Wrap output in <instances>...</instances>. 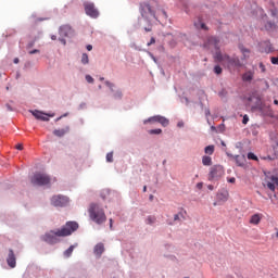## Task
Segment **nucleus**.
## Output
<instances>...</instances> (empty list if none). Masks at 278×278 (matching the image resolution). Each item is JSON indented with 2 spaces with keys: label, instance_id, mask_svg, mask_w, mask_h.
Returning a JSON list of instances; mask_svg holds the SVG:
<instances>
[{
  "label": "nucleus",
  "instance_id": "obj_1",
  "mask_svg": "<svg viewBox=\"0 0 278 278\" xmlns=\"http://www.w3.org/2000/svg\"><path fill=\"white\" fill-rule=\"evenodd\" d=\"M79 229V224L76 222H67L66 225H64L62 228L55 230H51L49 232H46L41 240L43 242H47L48 244H58L60 242V239L58 238H66V236H71L74 231H77Z\"/></svg>",
  "mask_w": 278,
  "mask_h": 278
},
{
  "label": "nucleus",
  "instance_id": "obj_2",
  "mask_svg": "<svg viewBox=\"0 0 278 278\" xmlns=\"http://www.w3.org/2000/svg\"><path fill=\"white\" fill-rule=\"evenodd\" d=\"M215 62H220L227 68H242L244 64L241 63L238 56H229V54H223V52L217 51L214 54Z\"/></svg>",
  "mask_w": 278,
  "mask_h": 278
},
{
  "label": "nucleus",
  "instance_id": "obj_3",
  "mask_svg": "<svg viewBox=\"0 0 278 278\" xmlns=\"http://www.w3.org/2000/svg\"><path fill=\"white\" fill-rule=\"evenodd\" d=\"M89 216L93 223L97 225H103L108 217L105 216V211L99 206V204H91L89 207Z\"/></svg>",
  "mask_w": 278,
  "mask_h": 278
},
{
  "label": "nucleus",
  "instance_id": "obj_4",
  "mask_svg": "<svg viewBox=\"0 0 278 278\" xmlns=\"http://www.w3.org/2000/svg\"><path fill=\"white\" fill-rule=\"evenodd\" d=\"M156 3L155 0L140 3V14L142 18H146L147 21L155 18V10L153 8H155Z\"/></svg>",
  "mask_w": 278,
  "mask_h": 278
},
{
  "label": "nucleus",
  "instance_id": "obj_5",
  "mask_svg": "<svg viewBox=\"0 0 278 278\" xmlns=\"http://www.w3.org/2000/svg\"><path fill=\"white\" fill-rule=\"evenodd\" d=\"M30 182L33 186H49L51 184V177L47 174L37 173L31 177Z\"/></svg>",
  "mask_w": 278,
  "mask_h": 278
},
{
  "label": "nucleus",
  "instance_id": "obj_6",
  "mask_svg": "<svg viewBox=\"0 0 278 278\" xmlns=\"http://www.w3.org/2000/svg\"><path fill=\"white\" fill-rule=\"evenodd\" d=\"M219 45L220 39L217 37H208L204 42V49H207V51H214V49L215 51H218V49H220Z\"/></svg>",
  "mask_w": 278,
  "mask_h": 278
},
{
  "label": "nucleus",
  "instance_id": "obj_7",
  "mask_svg": "<svg viewBox=\"0 0 278 278\" xmlns=\"http://www.w3.org/2000/svg\"><path fill=\"white\" fill-rule=\"evenodd\" d=\"M84 8L87 16L91 18H97L99 16V10L94 7L92 2H84Z\"/></svg>",
  "mask_w": 278,
  "mask_h": 278
},
{
  "label": "nucleus",
  "instance_id": "obj_8",
  "mask_svg": "<svg viewBox=\"0 0 278 278\" xmlns=\"http://www.w3.org/2000/svg\"><path fill=\"white\" fill-rule=\"evenodd\" d=\"M224 173L225 172L223 170V166L220 165L212 166L208 173V181L218 179V177H223Z\"/></svg>",
  "mask_w": 278,
  "mask_h": 278
},
{
  "label": "nucleus",
  "instance_id": "obj_9",
  "mask_svg": "<svg viewBox=\"0 0 278 278\" xmlns=\"http://www.w3.org/2000/svg\"><path fill=\"white\" fill-rule=\"evenodd\" d=\"M51 204L54 207H64V205L68 204V198L65 195H53L51 198Z\"/></svg>",
  "mask_w": 278,
  "mask_h": 278
},
{
  "label": "nucleus",
  "instance_id": "obj_10",
  "mask_svg": "<svg viewBox=\"0 0 278 278\" xmlns=\"http://www.w3.org/2000/svg\"><path fill=\"white\" fill-rule=\"evenodd\" d=\"M59 34L62 38H68L73 34V28L68 25H63L60 27Z\"/></svg>",
  "mask_w": 278,
  "mask_h": 278
},
{
  "label": "nucleus",
  "instance_id": "obj_11",
  "mask_svg": "<svg viewBox=\"0 0 278 278\" xmlns=\"http://www.w3.org/2000/svg\"><path fill=\"white\" fill-rule=\"evenodd\" d=\"M7 262L10 268H16V255H14V250H9Z\"/></svg>",
  "mask_w": 278,
  "mask_h": 278
},
{
  "label": "nucleus",
  "instance_id": "obj_12",
  "mask_svg": "<svg viewBox=\"0 0 278 278\" xmlns=\"http://www.w3.org/2000/svg\"><path fill=\"white\" fill-rule=\"evenodd\" d=\"M269 179H270V181L266 180V186H267L268 190H271V192H275V190H276L275 186H278V177L271 176Z\"/></svg>",
  "mask_w": 278,
  "mask_h": 278
},
{
  "label": "nucleus",
  "instance_id": "obj_13",
  "mask_svg": "<svg viewBox=\"0 0 278 278\" xmlns=\"http://www.w3.org/2000/svg\"><path fill=\"white\" fill-rule=\"evenodd\" d=\"M254 77H255V72L248 71V72L242 74L241 79H242V81L251 84V81H253Z\"/></svg>",
  "mask_w": 278,
  "mask_h": 278
},
{
  "label": "nucleus",
  "instance_id": "obj_14",
  "mask_svg": "<svg viewBox=\"0 0 278 278\" xmlns=\"http://www.w3.org/2000/svg\"><path fill=\"white\" fill-rule=\"evenodd\" d=\"M33 116H35V118H37V121H49V118L47 117V114H45L43 112H40L38 110L31 111Z\"/></svg>",
  "mask_w": 278,
  "mask_h": 278
},
{
  "label": "nucleus",
  "instance_id": "obj_15",
  "mask_svg": "<svg viewBox=\"0 0 278 278\" xmlns=\"http://www.w3.org/2000/svg\"><path fill=\"white\" fill-rule=\"evenodd\" d=\"M263 215L256 213L250 217V225H260L262 223Z\"/></svg>",
  "mask_w": 278,
  "mask_h": 278
},
{
  "label": "nucleus",
  "instance_id": "obj_16",
  "mask_svg": "<svg viewBox=\"0 0 278 278\" xmlns=\"http://www.w3.org/2000/svg\"><path fill=\"white\" fill-rule=\"evenodd\" d=\"M105 251V247L103 245V243H98L94 247L93 253L94 255H97L98 257H101V255H103V252Z\"/></svg>",
  "mask_w": 278,
  "mask_h": 278
},
{
  "label": "nucleus",
  "instance_id": "obj_17",
  "mask_svg": "<svg viewBox=\"0 0 278 278\" xmlns=\"http://www.w3.org/2000/svg\"><path fill=\"white\" fill-rule=\"evenodd\" d=\"M187 212L186 210L181 208L179 213H177L176 215H174V220L177 222H181V220H186V216H187Z\"/></svg>",
  "mask_w": 278,
  "mask_h": 278
},
{
  "label": "nucleus",
  "instance_id": "obj_18",
  "mask_svg": "<svg viewBox=\"0 0 278 278\" xmlns=\"http://www.w3.org/2000/svg\"><path fill=\"white\" fill-rule=\"evenodd\" d=\"M240 51L242 53V58L241 60H249V58L251 56V50L244 48V47H240Z\"/></svg>",
  "mask_w": 278,
  "mask_h": 278
},
{
  "label": "nucleus",
  "instance_id": "obj_19",
  "mask_svg": "<svg viewBox=\"0 0 278 278\" xmlns=\"http://www.w3.org/2000/svg\"><path fill=\"white\" fill-rule=\"evenodd\" d=\"M217 198L219 201H223L224 203L229 201V191H224L222 193H218Z\"/></svg>",
  "mask_w": 278,
  "mask_h": 278
},
{
  "label": "nucleus",
  "instance_id": "obj_20",
  "mask_svg": "<svg viewBox=\"0 0 278 278\" xmlns=\"http://www.w3.org/2000/svg\"><path fill=\"white\" fill-rule=\"evenodd\" d=\"M202 164L203 166H212V156H202Z\"/></svg>",
  "mask_w": 278,
  "mask_h": 278
},
{
  "label": "nucleus",
  "instance_id": "obj_21",
  "mask_svg": "<svg viewBox=\"0 0 278 278\" xmlns=\"http://www.w3.org/2000/svg\"><path fill=\"white\" fill-rule=\"evenodd\" d=\"M161 115L152 116L146 119L143 123L147 125V123H160Z\"/></svg>",
  "mask_w": 278,
  "mask_h": 278
},
{
  "label": "nucleus",
  "instance_id": "obj_22",
  "mask_svg": "<svg viewBox=\"0 0 278 278\" xmlns=\"http://www.w3.org/2000/svg\"><path fill=\"white\" fill-rule=\"evenodd\" d=\"M159 123H160V125H162V127H168V125H169L168 118H166V117H164L162 115L159 118Z\"/></svg>",
  "mask_w": 278,
  "mask_h": 278
},
{
  "label": "nucleus",
  "instance_id": "obj_23",
  "mask_svg": "<svg viewBox=\"0 0 278 278\" xmlns=\"http://www.w3.org/2000/svg\"><path fill=\"white\" fill-rule=\"evenodd\" d=\"M73 251H75V245H71L67 250L64 251L65 257H71L73 255Z\"/></svg>",
  "mask_w": 278,
  "mask_h": 278
},
{
  "label": "nucleus",
  "instance_id": "obj_24",
  "mask_svg": "<svg viewBox=\"0 0 278 278\" xmlns=\"http://www.w3.org/2000/svg\"><path fill=\"white\" fill-rule=\"evenodd\" d=\"M204 153H206V155H213L214 154V146H207L204 149Z\"/></svg>",
  "mask_w": 278,
  "mask_h": 278
},
{
  "label": "nucleus",
  "instance_id": "obj_25",
  "mask_svg": "<svg viewBox=\"0 0 278 278\" xmlns=\"http://www.w3.org/2000/svg\"><path fill=\"white\" fill-rule=\"evenodd\" d=\"M90 59L88 58L87 53H83L81 55V64H89Z\"/></svg>",
  "mask_w": 278,
  "mask_h": 278
},
{
  "label": "nucleus",
  "instance_id": "obj_26",
  "mask_svg": "<svg viewBox=\"0 0 278 278\" xmlns=\"http://www.w3.org/2000/svg\"><path fill=\"white\" fill-rule=\"evenodd\" d=\"M156 218L155 216H148L146 219L147 225H154Z\"/></svg>",
  "mask_w": 278,
  "mask_h": 278
},
{
  "label": "nucleus",
  "instance_id": "obj_27",
  "mask_svg": "<svg viewBox=\"0 0 278 278\" xmlns=\"http://www.w3.org/2000/svg\"><path fill=\"white\" fill-rule=\"evenodd\" d=\"M53 134H54V136L62 138V136H64V134H66V131H64V129H59V130H54Z\"/></svg>",
  "mask_w": 278,
  "mask_h": 278
},
{
  "label": "nucleus",
  "instance_id": "obj_28",
  "mask_svg": "<svg viewBox=\"0 0 278 278\" xmlns=\"http://www.w3.org/2000/svg\"><path fill=\"white\" fill-rule=\"evenodd\" d=\"M223 73V67H220V65H216L214 67V74L215 75H220Z\"/></svg>",
  "mask_w": 278,
  "mask_h": 278
},
{
  "label": "nucleus",
  "instance_id": "obj_29",
  "mask_svg": "<svg viewBox=\"0 0 278 278\" xmlns=\"http://www.w3.org/2000/svg\"><path fill=\"white\" fill-rule=\"evenodd\" d=\"M149 134H150L151 136H153V135H160V134H162V129H160V128L151 129V130H149Z\"/></svg>",
  "mask_w": 278,
  "mask_h": 278
},
{
  "label": "nucleus",
  "instance_id": "obj_30",
  "mask_svg": "<svg viewBox=\"0 0 278 278\" xmlns=\"http://www.w3.org/2000/svg\"><path fill=\"white\" fill-rule=\"evenodd\" d=\"M113 97L114 99H123V91L121 90L115 91Z\"/></svg>",
  "mask_w": 278,
  "mask_h": 278
},
{
  "label": "nucleus",
  "instance_id": "obj_31",
  "mask_svg": "<svg viewBox=\"0 0 278 278\" xmlns=\"http://www.w3.org/2000/svg\"><path fill=\"white\" fill-rule=\"evenodd\" d=\"M106 162H114V153L109 152L106 154Z\"/></svg>",
  "mask_w": 278,
  "mask_h": 278
},
{
  "label": "nucleus",
  "instance_id": "obj_32",
  "mask_svg": "<svg viewBox=\"0 0 278 278\" xmlns=\"http://www.w3.org/2000/svg\"><path fill=\"white\" fill-rule=\"evenodd\" d=\"M248 160L257 161V155H255L253 152H250V153H248Z\"/></svg>",
  "mask_w": 278,
  "mask_h": 278
},
{
  "label": "nucleus",
  "instance_id": "obj_33",
  "mask_svg": "<svg viewBox=\"0 0 278 278\" xmlns=\"http://www.w3.org/2000/svg\"><path fill=\"white\" fill-rule=\"evenodd\" d=\"M266 29H275V24L271 23V22H268L266 25H265Z\"/></svg>",
  "mask_w": 278,
  "mask_h": 278
},
{
  "label": "nucleus",
  "instance_id": "obj_34",
  "mask_svg": "<svg viewBox=\"0 0 278 278\" xmlns=\"http://www.w3.org/2000/svg\"><path fill=\"white\" fill-rule=\"evenodd\" d=\"M86 81H88V84H94V78H92V76H90V75H87Z\"/></svg>",
  "mask_w": 278,
  "mask_h": 278
},
{
  "label": "nucleus",
  "instance_id": "obj_35",
  "mask_svg": "<svg viewBox=\"0 0 278 278\" xmlns=\"http://www.w3.org/2000/svg\"><path fill=\"white\" fill-rule=\"evenodd\" d=\"M271 64H278V56H271Z\"/></svg>",
  "mask_w": 278,
  "mask_h": 278
},
{
  "label": "nucleus",
  "instance_id": "obj_36",
  "mask_svg": "<svg viewBox=\"0 0 278 278\" xmlns=\"http://www.w3.org/2000/svg\"><path fill=\"white\" fill-rule=\"evenodd\" d=\"M28 53H29V55H34L36 53H40V50H38V49L30 50Z\"/></svg>",
  "mask_w": 278,
  "mask_h": 278
},
{
  "label": "nucleus",
  "instance_id": "obj_37",
  "mask_svg": "<svg viewBox=\"0 0 278 278\" xmlns=\"http://www.w3.org/2000/svg\"><path fill=\"white\" fill-rule=\"evenodd\" d=\"M243 125H247L249 123V115H244L242 119Z\"/></svg>",
  "mask_w": 278,
  "mask_h": 278
},
{
  "label": "nucleus",
  "instance_id": "obj_38",
  "mask_svg": "<svg viewBox=\"0 0 278 278\" xmlns=\"http://www.w3.org/2000/svg\"><path fill=\"white\" fill-rule=\"evenodd\" d=\"M151 45H155V37H152L150 39V42H148V47H151Z\"/></svg>",
  "mask_w": 278,
  "mask_h": 278
},
{
  "label": "nucleus",
  "instance_id": "obj_39",
  "mask_svg": "<svg viewBox=\"0 0 278 278\" xmlns=\"http://www.w3.org/2000/svg\"><path fill=\"white\" fill-rule=\"evenodd\" d=\"M260 68L262 70V73H266V66L264 63H260Z\"/></svg>",
  "mask_w": 278,
  "mask_h": 278
},
{
  "label": "nucleus",
  "instance_id": "obj_40",
  "mask_svg": "<svg viewBox=\"0 0 278 278\" xmlns=\"http://www.w3.org/2000/svg\"><path fill=\"white\" fill-rule=\"evenodd\" d=\"M105 85H106L109 88H111V90H112V88H114V84H112V83H110V81H105Z\"/></svg>",
  "mask_w": 278,
  "mask_h": 278
},
{
  "label": "nucleus",
  "instance_id": "obj_41",
  "mask_svg": "<svg viewBox=\"0 0 278 278\" xmlns=\"http://www.w3.org/2000/svg\"><path fill=\"white\" fill-rule=\"evenodd\" d=\"M16 149H17V151H23V144L18 143V144L16 146Z\"/></svg>",
  "mask_w": 278,
  "mask_h": 278
},
{
  "label": "nucleus",
  "instance_id": "obj_42",
  "mask_svg": "<svg viewBox=\"0 0 278 278\" xmlns=\"http://www.w3.org/2000/svg\"><path fill=\"white\" fill-rule=\"evenodd\" d=\"M228 181H229V184H236V179L233 177L229 178Z\"/></svg>",
  "mask_w": 278,
  "mask_h": 278
},
{
  "label": "nucleus",
  "instance_id": "obj_43",
  "mask_svg": "<svg viewBox=\"0 0 278 278\" xmlns=\"http://www.w3.org/2000/svg\"><path fill=\"white\" fill-rule=\"evenodd\" d=\"M60 41L62 42V45H66V39L60 38Z\"/></svg>",
  "mask_w": 278,
  "mask_h": 278
},
{
  "label": "nucleus",
  "instance_id": "obj_44",
  "mask_svg": "<svg viewBox=\"0 0 278 278\" xmlns=\"http://www.w3.org/2000/svg\"><path fill=\"white\" fill-rule=\"evenodd\" d=\"M34 47V41L27 45V49H31Z\"/></svg>",
  "mask_w": 278,
  "mask_h": 278
},
{
  "label": "nucleus",
  "instance_id": "obj_45",
  "mask_svg": "<svg viewBox=\"0 0 278 278\" xmlns=\"http://www.w3.org/2000/svg\"><path fill=\"white\" fill-rule=\"evenodd\" d=\"M87 51H92V45L87 46Z\"/></svg>",
  "mask_w": 278,
  "mask_h": 278
},
{
  "label": "nucleus",
  "instance_id": "obj_46",
  "mask_svg": "<svg viewBox=\"0 0 278 278\" xmlns=\"http://www.w3.org/2000/svg\"><path fill=\"white\" fill-rule=\"evenodd\" d=\"M211 112H210V109H206L205 110V116H210Z\"/></svg>",
  "mask_w": 278,
  "mask_h": 278
},
{
  "label": "nucleus",
  "instance_id": "obj_47",
  "mask_svg": "<svg viewBox=\"0 0 278 278\" xmlns=\"http://www.w3.org/2000/svg\"><path fill=\"white\" fill-rule=\"evenodd\" d=\"M177 127H184V122H178Z\"/></svg>",
  "mask_w": 278,
  "mask_h": 278
},
{
  "label": "nucleus",
  "instance_id": "obj_48",
  "mask_svg": "<svg viewBox=\"0 0 278 278\" xmlns=\"http://www.w3.org/2000/svg\"><path fill=\"white\" fill-rule=\"evenodd\" d=\"M51 40H58V36L52 35V36H51Z\"/></svg>",
  "mask_w": 278,
  "mask_h": 278
},
{
  "label": "nucleus",
  "instance_id": "obj_49",
  "mask_svg": "<svg viewBox=\"0 0 278 278\" xmlns=\"http://www.w3.org/2000/svg\"><path fill=\"white\" fill-rule=\"evenodd\" d=\"M201 28L202 29H207V26H205V24H201Z\"/></svg>",
  "mask_w": 278,
  "mask_h": 278
},
{
  "label": "nucleus",
  "instance_id": "obj_50",
  "mask_svg": "<svg viewBox=\"0 0 278 278\" xmlns=\"http://www.w3.org/2000/svg\"><path fill=\"white\" fill-rule=\"evenodd\" d=\"M13 62H14V64H18V62H20L18 58H15Z\"/></svg>",
  "mask_w": 278,
  "mask_h": 278
},
{
  "label": "nucleus",
  "instance_id": "obj_51",
  "mask_svg": "<svg viewBox=\"0 0 278 278\" xmlns=\"http://www.w3.org/2000/svg\"><path fill=\"white\" fill-rule=\"evenodd\" d=\"M7 108H8L9 112H12V106H10V104H7Z\"/></svg>",
  "mask_w": 278,
  "mask_h": 278
},
{
  "label": "nucleus",
  "instance_id": "obj_52",
  "mask_svg": "<svg viewBox=\"0 0 278 278\" xmlns=\"http://www.w3.org/2000/svg\"><path fill=\"white\" fill-rule=\"evenodd\" d=\"M208 190H214V186L210 185Z\"/></svg>",
  "mask_w": 278,
  "mask_h": 278
},
{
  "label": "nucleus",
  "instance_id": "obj_53",
  "mask_svg": "<svg viewBox=\"0 0 278 278\" xmlns=\"http://www.w3.org/2000/svg\"><path fill=\"white\" fill-rule=\"evenodd\" d=\"M113 220L110 219V229H112Z\"/></svg>",
  "mask_w": 278,
  "mask_h": 278
},
{
  "label": "nucleus",
  "instance_id": "obj_54",
  "mask_svg": "<svg viewBox=\"0 0 278 278\" xmlns=\"http://www.w3.org/2000/svg\"><path fill=\"white\" fill-rule=\"evenodd\" d=\"M211 129H212V131H216V127L215 126H212Z\"/></svg>",
  "mask_w": 278,
  "mask_h": 278
},
{
  "label": "nucleus",
  "instance_id": "obj_55",
  "mask_svg": "<svg viewBox=\"0 0 278 278\" xmlns=\"http://www.w3.org/2000/svg\"><path fill=\"white\" fill-rule=\"evenodd\" d=\"M152 29L151 28H144V31H151Z\"/></svg>",
  "mask_w": 278,
  "mask_h": 278
},
{
  "label": "nucleus",
  "instance_id": "obj_56",
  "mask_svg": "<svg viewBox=\"0 0 278 278\" xmlns=\"http://www.w3.org/2000/svg\"><path fill=\"white\" fill-rule=\"evenodd\" d=\"M198 188H203V184H198Z\"/></svg>",
  "mask_w": 278,
  "mask_h": 278
},
{
  "label": "nucleus",
  "instance_id": "obj_57",
  "mask_svg": "<svg viewBox=\"0 0 278 278\" xmlns=\"http://www.w3.org/2000/svg\"><path fill=\"white\" fill-rule=\"evenodd\" d=\"M274 103H275V105H278V101L277 100H274Z\"/></svg>",
  "mask_w": 278,
  "mask_h": 278
},
{
  "label": "nucleus",
  "instance_id": "obj_58",
  "mask_svg": "<svg viewBox=\"0 0 278 278\" xmlns=\"http://www.w3.org/2000/svg\"><path fill=\"white\" fill-rule=\"evenodd\" d=\"M143 192H147V186L143 187Z\"/></svg>",
  "mask_w": 278,
  "mask_h": 278
},
{
  "label": "nucleus",
  "instance_id": "obj_59",
  "mask_svg": "<svg viewBox=\"0 0 278 278\" xmlns=\"http://www.w3.org/2000/svg\"><path fill=\"white\" fill-rule=\"evenodd\" d=\"M150 201H153V195H150Z\"/></svg>",
  "mask_w": 278,
  "mask_h": 278
},
{
  "label": "nucleus",
  "instance_id": "obj_60",
  "mask_svg": "<svg viewBox=\"0 0 278 278\" xmlns=\"http://www.w3.org/2000/svg\"><path fill=\"white\" fill-rule=\"evenodd\" d=\"M276 238H278V230H277V232H276Z\"/></svg>",
  "mask_w": 278,
  "mask_h": 278
},
{
  "label": "nucleus",
  "instance_id": "obj_61",
  "mask_svg": "<svg viewBox=\"0 0 278 278\" xmlns=\"http://www.w3.org/2000/svg\"><path fill=\"white\" fill-rule=\"evenodd\" d=\"M152 60H154V62H155V56H152Z\"/></svg>",
  "mask_w": 278,
  "mask_h": 278
},
{
  "label": "nucleus",
  "instance_id": "obj_62",
  "mask_svg": "<svg viewBox=\"0 0 278 278\" xmlns=\"http://www.w3.org/2000/svg\"><path fill=\"white\" fill-rule=\"evenodd\" d=\"M48 116L53 117V115H48Z\"/></svg>",
  "mask_w": 278,
  "mask_h": 278
},
{
  "label": "nucleus",
  "instance_id": "obj_63",
  "mask_svg": "<svg viewBox=\"0 0 278 278\" xmlns=\"http://www.w3.org/2000/svg\"><path fill=\"white\" fill-rule=\"evenodd\" d=\"M270 49H271V48L269 47L268 51H270Z\"/></svg>",
  "mask_w": 278,
  "mask_h": 278
}]
</instances>
